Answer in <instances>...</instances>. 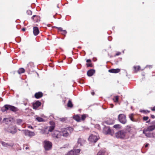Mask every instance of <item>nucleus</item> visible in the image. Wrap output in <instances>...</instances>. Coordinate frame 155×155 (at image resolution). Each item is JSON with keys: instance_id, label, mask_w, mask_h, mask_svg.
Returning a JSON list of instances; mask_svg holds the SVG:
<instances>
[{"instance_id": "nucleus-47", "label": "nucleus", "mask_w": 155, "mask_h": 155, "mask_svg": "<svg viewBox=\"0 0 155 155\" xmlns=\"http://www.w3.org/2000/svg\"><path fill=\"white\" fill-rule=\"evenodd\" d=\"M151 117L152 118H154L155 117L154 115H151Z\"/></svg>"}, {"instance_id": "nucleus-14", "label": "nucleus", "mask_w": 155, "mask_h": 155, "mask_svg": "<svg viewBox=\"0 0 155 155\" xmlns=\"http://www.w3.org/2000/svg\"><path fill=\"white\" fill-rule=\"evenodd\" d=\"M49 132H50L48 129V127H47L45 128L44 129H41L40 132L41 133V134H48Z\"/></svg>"}, {"instance_id": "nucleus-50", "label": "nucleus", "mask_w": 155, "mask_h": 155, "mask_svg": "<svg viewBox=\"0 0 155 155\" xmlns=\"http://www.w3.org/2000/svg\"><path fill=\"white\" fill-rule=\"evenodd\" d=\"M110 107L113 108L114 107V105L113 104H110Z\"/></svg>"}, {"instance_id": "nucleus-53", "label": "nucleus", "mask_w": 155, "mask_h": 155, "mask_svg": "<svg viewBox=\"0 0 155 155\" xmlns=\"http://www.w3.org/2000/svg\"><path fill=\"white\" fill-rule=\"evenodd\" d=\"M150 120H149L147 121L146 122L147 123H149V122H150Z\"/></svg>"}, {"instance_id": "nucleus-49", "label": "nucleus", "mask_w": 155, "mask_h": 155, "mask_svg": "<svg viewBox=\"0 0 155 155\" xmlns=\"http://www.w3.org/2000/svg\"><path fill=\"white\" fill-rule=\"evenodd\" d=\"M149 145V144L148 143H146L145 145V147H147L148 146V145Z\"/></svg>"}, {"instance_id": "nucleus-4", "label": "nucleus", "mask_w": 155, "mask_h": 155, "mask_svg": "<svg viewBox=\"0 0 155 155\" xmlns=\"http://www.w3.org/2000/svg\"><path fill=\"white\" fill-rule=\"evenodd\" d=\"M17 110V108L15 107L8 105H5L1 109V110L3 112H4L7 110H10L13 111H16Z\"/></svg>"}, {"instance_id": "nucleus-56", "label": "nucleus", "mask_w": 155, "mask_h": 155, "mask_svg": "<svg viewBox=\"0 0 155 155\" xmlns=\"http://www.w3.org/2000/svg\"><path fill=\"white\" fill-rule=\"evenodd\" d=\"M147 112H148V113H149V112H150V111H147Z\"/></svg>"}, {"instance_id": "nucleus-24", "label": "nucleus", "mask_w": 155, "mask_h": 155, "mask_svg": "<svg viewBox=\"0 0 155 155\" xmlns=\"http://www.w3.org/2000/svg\"><path fill=\"white\" fill-rule=\"evenodd\" d=\"M25 71V70L23 68H20L17 71V72L19 74H21L24 73Z\"/></svg>"}, {"instance_id": "nucleus-36", "label": "nucleus", "mask_w": 155, "mask_h": 155, "mask_svg": "<svg viewBox=\"0 0 155 155\" xmlns=\"http://www.w3.org/2000/svg\"><path fill=\"white\" fill-rule=\"evenodd\" d=\"M115 128H119L120 127V125L119 124H115L113 126Z\"/></svg>"}, {"instance_id": "nucleus-2", "label": "nucleus", "mask_w": 155, "mask_h": 155, "mask_svg": "<svg viewBox=\"0 0 155 155\" xmlns=\"http://www.w3.org/2000/svg\"><path fill=\"white\" fill-rule=\"evenodd\" d=\"M43 147L46 151H49L52 148V143L51 141L45 140L43 142Z\"/></svg>"}, {"instance_id": "nucleus-10", "label": "nucleus", "mask_w": 155, "mask_h": 155, "mask_svg": "<svg viewBox=\"0 0 155 155\" xmlns=\"http://www.w3.org/2000/svg\"><path fill=\"white\" fill-rule=\"evenodd\" d=\"M22 131L23 132L25 135L31 137L35 135L34 132L30 131L28 130H22Z\"/></svg>"}, {"instance_id": "nucleus-41", "label": "nucleus", "mask_w": 155, "mask_h": 155, "mask_svg": "<svg viewBox=\"0 0 155 155\" xmlns=\"http://www.w3.org/2000/svg\"><path fill=\"white\" fill-rule=\"evenodd\" d=\"M132 128L131 127H129L128 128V131L129 132H131V131L130 130H131L132 129Z\"/></svg>"}, {"instance_id": "nucleus-7", "label": "nucleus", "mask_w": 155, "mask_h": 155, "mask_svg": "<svg viewBox=\"0 0 155 155\" xmlns=\"http://www.w3.org/2000/svg\"><path fill=\"white\" fill-rule=\"evenodd\" d=\"M99 139V137L97 136V134L95 135L92 134L89 137V140L92 142L96 143Z\"/></svg>"}, {"instance_id": "nucleus-12", "label": "nucleus", "mask_w": 155, "mask_h": 155, "mask_svg": "<svg viewBox=\"0 0 155 155\" xmlns=\"http://www.w3.org/2000/svg\"><path fill=\"white\" fill-rule=\"evenodd\" d=\"M111 130L109 127H105L104 128L103 132L105 134H110L111 133Z\"/></svg>"}, {"instance_id": "nucleus-3", "label": "nucleus", "mask_w": 155, "mask_h": 155, "mask_svg": "<svg viewBox=\"0 0 155 155\" xmlns=\"http://www.w3.org/2000/svg\"><path fill=\"white\" fill-rule=\"evenodd\" d=\"M115 136L117 138L124 139L127 138L128 137L127 136L126 132L124 130H121L115 134Z\"/></svg>"}, {"instance_id": "nucleus-46", "label": "nucleus", "mask_w": 155, "mask_h": 155, "mask_svg": "<svg viewBox=\"0 0 155 155\" xmlns=\"http://www.w3.org/2000/svg\"><path fill=\"white\" fill-rule=\"evenodd\" d=\"M28 100L26 99V102L24 103V104L26 106V105H27V102H28Z\"/></svg>"}, {"instance_id": "nucleus-16", "label": "nucleus", "mask_w": 155, "mask_h": 155, "mask_svg": "<svg viewBox=\"0 0 155 155\" xmlns=\"http://www.w3.org/2000/svg\"><path fill=\"white\" fill-rule=\"evenodd\" d=\"M85 142V140L82 139L81 138H79L78 139L77 142L78 144V145H79V146H78V147L82 146L83 145V144Z\"/></svg>"}, {"instance_id": "nucleus-48", "label": "nucleus", "mask_w": 155, "mask_h": 155, "mask_svg": "<svg viewBox=\"0 0 155 155\" xmlns=\"http://www.w3.org/2000/svg\"><path fill=\"white\" fill-rule=\"evenodd\" d=\"M86 62L87 63L90 62H91V60L90 59H88L87 60Z\"/></svg>"}, {"instance_id": "nucleus-13", "label": "nucleus", "mask_w": 155, "mask_h": 155, "mask_svg": "<svg viewBox=\"0 0 155 155\" xmlns=\"http://www.w3.org/2000/svg\"><path fill=\"white\" fill-rule=\"evenodd\" d=\"M41 105V103L39 101H37L33 104V108L35 110L38 109L39 107Z\"/></svg>"}, {"instance_id": "nucleus-44", "label": "nucleus", "mask_w": 155, "mask_h": 155, "mask_svg": "<svg viewBox=\"0 0 155 155\" xmlns=\"http://www.w3.org/2000/svg\"><path fill=\"white\" fill-rule=\"evenodd\" d=\"M121 53L120 52H118L116 53L115 55V56H118Z\"/></svg>"}, {"instance_id": "nucleus-32", "label": "nucleus", "mask_w": 155, "mask_h": 155, "mask_svg": "<svg viewBox=\"0 0 155 155\" xmlns=\"http://www.w3.org/2000/svg\"><path fill=\"white\" fill-rule=\"evenodd\" d=\"M17 124L18 125H20L22 123V120L20 119H18L16 120Z\"/></svg>"}, {"instance_id": "nucleus-38", "label": "nucleus", "mask_w": 155, "mask_h": 155, "mask_svg": "<svg viewBox=\"0 0 155 155\" xmlns=\"http://www.w3.org/2000/svg\"><path fill=\"white\" fill-rule=\"evenodd\" d=\"M60 120L62 122H64L66 120V118H60Z\"/></svg>"}, {"instance_id": "nucleus-33", "label": "nucleus", "mask_w": 155, "mask_h": 155, "mask_svg": "<svg viewBox=\"0 0 155 155\" xmlns=\"http://www.w3.org/2000/svg\"><path fill=\"white\" fill-rule=\"evenodd\" d=\"M35 118L36 120L39 122H42L44 121V119L41 117H36Z\"/></svg>"}, {"instance_id": "nucleus-30", "label": "nucleus", "mask_w": 155, "mask_h": 155, "mask_svg": "<svg viewBox=\"0 0 155 155\" xmlns=\"http://www.w3.org/2000/svg\"><path fill=\"white\" fill-rule=\"evenodd\" d=\"M134 115V114H131L129 115V118H130V120L133 121H135V120H134V119H133Z\"/></svg>"}, {"instance_id": "nucleus-20", "label": "nucleus", "mask_w": 155, "mask_h": 155, "mask_svg": "<svg viewBox=\"0 0 155 155\" xmlns=\"http://www.w3.org/2000/svg\"><path fill=\"white\" fill-rule=\"evenodd\" d=\"M95 71L94 70H89L87 73V74L88 76H92L95 73Z\"/></svg>"}, {"instance_id": "nucleus-27", "label": "nucleus", "mask_w": 155, "mask_h": 155, "mask_svg": "<svg viewBox=\"0 0 155 155\" xmlns=\"http://www.w3.org/2000/svg\"><path fill=\"white\" fill-rule=\"evenodd\" d=\"M54 127L55 126L54 125H53L51 126L47 127H48V129L49 132H51L54 130Z\"/></svg>"}, {"instance_id": "nucleus-17", "label": "nucleus", "mask_w": 155, "mask_h": 155, "mask_svg": "<svg viewBox=\"0 0 155 155\" xmlns=\"http://www.w3.org/2000/svg\"><path fill=\"white\" fill-rule=\"evenodd\" d=\"M33 29L34 34L35 36L37 35L39 32L38 28L37 27H34Z\"/></svg>"}, {"instance_id": "nucleus-9", "label": "nucleus", "mask_w": 155, "mask_h": 155, "mask_svg": "<svg viewBox=\"0 0 155 155\" xmlns=\"http://www.w3.org/2000/svg\"><path fill=\"white\" fill-rule=\"evenodd\" d=\"M17 129L15 126H9L8 128L7 131L12 134H15L17 132Z\"/></svg>"}, {"instance_id": "nucleus-22", "label": "nucleus", "mask_w": 155, "mask_h": 155, "mask_svg": "<svg viewBox=\"0 0 155 155\" xmlns=\"http://www.w3.org/2000/svg\"><path fill=\"white\" fill-rule=\"evenodd\" d=\"M73 153L74 155H78L80 153L81 150L80 149H77L76 150H73Z\"/></svg>"}, {"instance_id": "nucleus-34", "label": "nucleus", "mask_w": 155, "mask_h": 155, "mask_svg": "<svg viewBox=\"0 0 155 155\" xmlns=\"http://www.w3.org/2000/svg\"><path fill=\"white\" fill-rule=\"evenodd\" d=\"M65 155H74L73 150H72L68 152Z\"/></svg>"}, {"instance_id": "nucleus-11", "label": "nucleus", "mask_w": 155, "mask_h": 155, "mask_svg": "<svg viewBox=\"0 0 155 155\" xmlns=\"http://www.w3.org/2000/svg\"><path fill=\"white\" fill-rule=\"evenodd\" d=\"M1 143L2 145L5 147H12L14 145V143H9L2 141H1Z\"/></svg>"}, {"instance_id": "nucleus-19", "label": "nucleus", "mask_w": 155, "mask_h": 155, "mask_svg": "<svg viewBox=\"0 0 155 155\" xmlns=\"http://www.w3.org/2000/svg\"><path fill=\"white\" fill-rule=\"evenodd\" d=\"M120 71V70L119 69H111L109 70V72L112 73H117L119 72Z\"/></svg>"}, {"instance_id": "nucleus-1", "label": "nucleus", "mask_w": 155, "mask_h": 155, "mask_svg": "<svg viewBox=\"0 0 155 155\" xmlns=\"http://www.w3.org/2000/svg\"><path fill=\"white\" fill-rule=\"evenodd\" d=\"M73 130V128L71 127H68L61 129V133L62 135L64 137H68Z\"/></svg>"}, {"instance_id": "nucleus-6", "label": "nucleus", "mask_w": 155, "mask_h": 155, "mask_svg": "<svg viewBox=\"0 0 155 155\" xmlns=\"http://www.w3.org/2000/svg\"><path fill=\"white\" fill-rule=\"evenodd\" d=\"M119 121L122 124H125L127 122L126 118V116L123 114H120L118 116Z\"/></svg>"}, {"instance_id": "nucleus-5", "label": "nucleus", "mask_w": 155, "mask_h": 155, "mask_svg": "<svg viewBox=\"0 0 155 155\" xmlns=\"http://www.w3.org/2000/svg\"><path fill=\"white\" fill-rule=\"evenodd\" d=\"M87 116V115L83 114L82 115H77L73 117L74 119L78 122L80 121L81 120H84Z\"/></svg>"}, {"instance_id": "nucleus-39", "label": "nucleus", "mask_w": 155, "mask_h": 155, "mask_svg": "<svg viewBox=\"0 0 155 155\" xmlns=\"http://www.w3.org/2000/svg\"><path fill=\"white\" fill-rule=\"evenodd\" d=\"M57 28L60 32L63 30L62 28L61 27H57Z\"/></svg>"}, {"instance_id": "nucleus-45", "label": "nucleus", "mask_w": 155, "mask_h": 155, "mask_svg": "<svg viewBox=\"0 0 155 155\" xmlns=\"http://www.w3.org/2000/svg\"><path fill=\"white\" fill-rule=\"evenodd\" d=\"M152 110L154 111L155 110V106L151 108Z\"/></svg>"}, {"instance_id": "nucleus-37", "label": "nucleus", "mask_w": 155, "mask_h": 155, "mask_svg": "<svg viewBox=\"0 0 155 155\" xmlns=\"http://www.w3.org/2000/svg\"><path fill=\"white\" fill-rule=\"evenodd\" d=\"M27 14L30 15H32V12L30 10H28L27 11Z\"/></svg>"}, {"instance_id": "nucleus-43", "label": "nucleus", "mask_w": 155, "mask_h": 155, "mask_svg": "<svg viewBox=\"0 0 155 155\" xmlns=\"http://www.w3.org/2000/svg\"><path fill=\"white\" fill-rule=\"evenodd\" d=\"M87 65L88 67L92 66L91 64H87Z\"/></svg>"}, {"instance_id": "nucleus-28", "label": "nucleus", "mask_w": 155, "mask_h": 155, "mask_svg": "<svg viewBox=\"0 0 155 155\" xmlns=\"http://www.w3.org/2000/svg\"><path fill=\"white\" fill-rule=\"evenodd\" d=\"M119 97L117 96L114 97L113 100L115 102H117L118 101Z\"/></svg>"}, {"instance_id": "nucleus-58", "label": "nucleus", "mask_w": 155, "mask_h": 155, "mask_svg": "<svg viewBox=\"0 0 155 155\" xmlns=\"http://www.w3.org/2000/svg\"><path fill=\"white\" fill-rule=\"evenodd\" d=\"M94 94V93H92V94Z\"/></svg>"}, {"instance_id": "nucleus-52", "label": "nucleus", "mask_w": 155, "mask_h": 155, "mask_svg": "<svg viewBox=\"0 0 155 155\" xmlns=\"http://www.w3.org/2000/svg\"><path fill=\"white\" fill-rule=\"evenodd\" d=\"M28 148H29V147H25V149H26V150L28 149Z\"/></svg>"}, {"instance_id": "nucleus-21", "label": "nucleus", "mask_w": 155, "mask_h": 155, "mask_svg": "<svg viewBox=\"0 0 155 155\" xmlns=\"http://www.w3.org/2000/svg\"><path fill=\"white\" fill-rule=\"evenodd\" d=\"M155 129V125H152L148 127L147 129V130L149 131H151Z\"/></svg>"}, {"instance_id": "nucleus-26", "label": "nucleus", "mask_w": 155, "mask_h": 155, "mask_svg": "<svg viewBox=\"0 0 155 155\" xmlns=\"http://www.w3.org/2000/svg\"><path fill=\"white\" fill-rule=\"evenodd\" d=\"M67 106L68 107L71 108L73 107V104L71 100H69L67 104Z\"/></svg>"}, {"instance_id": "nucleus-23", "label": "nucleus", "mask_w": 155, "mask_h": 155, "mask_svg": "<svg viewBox=\"0 0 155 155\" xmlns=\"http://www.w3.org/2000/svg\"><path fill=\"white\" fill-rule=\"evenodd\" d=\"M106 153L105 150H100L97 153V155H104Z\"/></svg>"}, {"instance_id": "nucleus-25", "label": "nucleus", "mask_w": 155, "mask_h": 155, "mask_svg": "<svg viewBox=\"0 0 155 155\" xmlns=\"http://www.w3.org/2000/svg\"><path fill=\"white\" fill-rule=\"evenodd\" d=\"M11 119L10 118H6L3 119V121L6 123V124H8V122H11Z\"/></svg>"}, {"instance_id": "nucleus-51", "label": "nucleus", "mask_w": 155, "mask_h": 155, "mask_svg": "<svg viewBox=\"0 0 155 155\" xmlns=\"http://www.w3.org/2000/svg\"><path fill=\"white\" fill-rule=\"evenodd\" d=\"M22 31H25V28H22Z\"/></svg>"}, {"instance_id": "nucleus-40", "label": "nucleus", "mask_w": 155, "mask_h": 155, "mask_svg": "<svg viewBox=\"0 0 155 155\" xmlns=\"http://www.w3.org/2000/svg\"><path fill=\"white\" fill-rule=\"evenodd\" d=\"M148 119V117H143V119L144 120H147Z\"/></svg>"}, {"instance_id": "nucleus-42", "label": "nucleus", "mask_w": 155, "mask_h": 155, "mask_svg": "<svg viewBox=\"0 0 155 155\" xmlns=\"http://www.w3.org/2000/svg\"><path fill=\"white\" fill-rule=\"evenodd\" d=\"M35 17H36V18H38V16L36 15H34L32 17V18L33 19H34V18H35Z\"/></svg>"}, {"instance_id": "nucleus-54", "label": "nucleus", "mask_w": 155, "mask_h": 155, "mask_svg": "<svg viewBox=\"0 0 155 155\" xmlns=\"http://www.w3.org/2000/svg\"><path fill=\"white\" fill-rule=\"evenodd\" d=\"M29 128H30V126H29ZM30 128H31V129H32V128H32V127H31H31H30Z\"/></svg>"}, {"instance_id": "nucleus-29", "label": "nucleus", "mask_w": 155, "mask_h": 155, "mask_svg": "<svg viewBox=\"0 0 155 155\" xmlns=\"http://www.w3.org/2000/svg\"><path fill=\"white\" fill-rule=\"evenodd\" d=\"M134 69L135 72L136 73L138 71L140 70V66H138L137 67L134 66Z\"/></svg>"}, {"instance_id": "nucleus-55", "label": "nucleus", "mask_w": 155, "mask_h": 155, "mask_svg": "<svg viewBox=\"0 0 155 155\" xmlns=\"http://www.w3.org/2000/svg\"><path fill=\"white\" fill-rule=\"evenodd\" d=\"M149 66V67H150V68H152V66H151V65Z\"/></svg>"}, {"instance_id": "nucleus-15", "label": "nucleus", "mask_w": 155, "mask_h": 155, "mask_svg": "<svg viewBox=\"0 0 155 155\" xmlns=\"http://www.w3.org/2000/svg\"><path fill=\"white\" fill-rule=\"evenodd\" d=\"M148 130L146 129H144L143 131V134H144L147 137H150L152 136V134L149 132Z\"/></svg>"}, {"instance_id": "nucleus-35", "label": "nucleus", "mask_w": 155, "mask_h": 155, "mask_svg": "<svg viewBox=\"0 0 155 155\" xmlns=\"http://www.w3.org/2000/svg\"><path fill=\"white\" fill-rule=\"evenodd\" d=\"M61 34L63 35H65L67 33V31L65 30H62L61 31Z\"/></svg>"}, {"instance_id": "nucleus-8", "label": "nucleus", "mask_w": 155, "mask_h": 155, "mask_svg": "<svg viewBox=\"0 0 155 155\" xmlns=\"http://www.w3.org/2000/svg\"><path fill=\"white\" fill-rule=\"evenodd\" d=\"M61 132L57 130H55L52 134V137L55 139H60L62 136Z\"/></svg>"}, {"instance_id": "nucleus-57", "label": "nucleus", "mask_w": 155, "mask_h": 155, "mask_svg": "<svg viewBox=\"0 0 155 155\" xmlns=\"http://www.w3.org/2000/svg\"><path fill=\"white\" fill-rule=\"evenodd\" d=\"M18 130H21L20 129H18Z\"/></svg>"}, {"instance_id": "nucleus-18", "label": "nucleus", "mask_w": 155, "mask_h": 155, "mask_svg": "<svg viewBox=\"0 0 155 155\" xmlns=\"http://www.w3.org/2000/svg\"><path fill=\"white\" fill-rule=\"evenodd\" d=\"M43 96V94L41 92H39L35 94V96L36 98L38 99L41 97Z\"/></svg>"}, {"instance_id": "nucleus-31", "label": "nucleus", "mask_w": 155, "mask_h": 155, "mask_svg": "<svg viewBox=\"0 0 155 155\" xmlns=\"http://www.w3.org/2000/svg\"><path fill=\"white\" fill-rule=\"evenodd\" d=\"M28 66L29 68H32L34 66V63L33 62H31L28 64Z\"/></svg>"}]
</instances>
